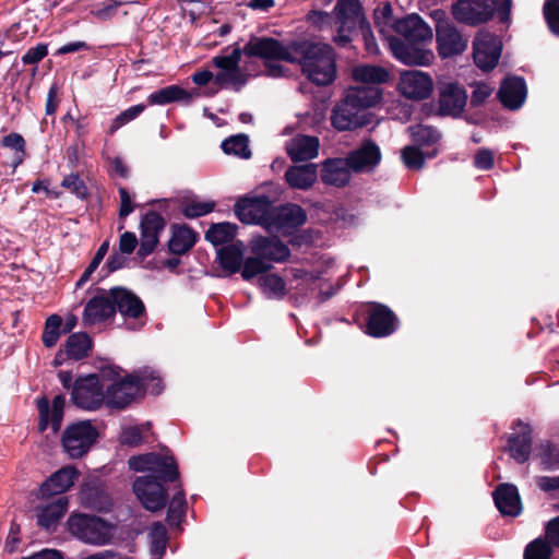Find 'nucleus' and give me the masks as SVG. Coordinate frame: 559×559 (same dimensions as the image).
Segmentation results:
<instances>
[{"label":"nucleus","instance_id":"obj_32","mask_svg":"<svg viewBox=\"0 0 559 559\" xmlns=\"http://www.w3.org/2000/svg\"><path fill=\"white\" fill-rule=\"evenodd\" d=\"M345 98L348 99L358 110L365 114V109L376 106L382 98V91L379 86L359 85L346 90Z\"/></svg>","mask_w":559,"mask_h":559},{"label":"nucleus","instance_id":"obj_50","mask_svg":"<svg viewBox=\"0 0 559 559\" xmlns=\"http://www.w3.org/2000/svg\"><path fill=\"white\" fill-rule=\"evenodd\" d=\"M62 325V318L58 314H51L45 322V329L41 335L43 344L50 348L55 346L60 337V329Z\"/></svg>","mask_w":559,"mask_h":559},{"label":"nucleus","instance_id":"obj_23","mask_svg":"<svg viewBox=\"0 0 559 559\" xmlns=\"http://www.w3.org/2000/svg\"><path fill=\"white\" fill-rule=\"evenodd\" d=\"M253 255L262 258L265 262H283L289 257L288 247L277 237H254L250 242Z\"/></svg>","mask_w":559,"mask_h":559},{"label":"nucleus","instance_id":"obj_16","mask_svg":"<svg viewBox=\"0 0 559 559\" xmlns=\"http://www.w3.org/2000/svg\"><path fill=\"white\" fill-rule=\"evenodd\" d=\"M399 320L384 305H374L368 313L366 333L373 337H385L397 329Z\"/></svg>","mask_w":559,"mask_h":559},{"label":"nucleus","instance_id":"obj_9","mask_svg":"<svg viewBox=\"0 0 559 559\" xmlns=\"http://www.w3.org/2000/svg\"><path fill=\"white\" fill-rule=\"evenodd\" d=\"M234 212L243 224L272 227L274 206L265 195L240 199L236 202Z\"/></svg>","mask_w":559,"mask_h":559},{"label":"nucleus","instance_id":"obj_2","mask_svg":"<svg viewBox=\"0 0 559 559\" xmlns=\"http://www.w3.org/2000/svg\"><path fill=\"white\" fill-rule=\"evenodd\" d=\"M128 464L134 472L147 473L133 483V491L142 506L152 512L162 510L167 502L164 484L179 479L174 456L151 452L131 456Z\"/></svg>","mask_w":559,"mask_h":559},{"label":"nucleus","instance_id":"obj_5","mask_svg":"<svg viewBox=\"0 0 559 559\" xmlns=\"http://www.w3.org/2000/svg\"><path fill=\"white\" fill-rule=\"evenodd\" d=\"M69 532L81 542L94 545L105 546L114 537L115 525L96 515L76 513L68 519Z\"/></svg>","mask_w":559,"mask_h":559},{"label":"nucleus","instance_id":"obj_25","mask_svg":"<svg viewBox=\"0 0 559 559\" xmlns=\"http://www.w3.org/2000/svg\"><path fill=\"white\" fill-rule=\"evenodd\" d=\"M352 167L347 158H328L321 164L320 177L324 185L345 187L352 177Z\"/></svg>","mask_w":559,"mask_h":559},{"label":"nucleus","instance_id":"obj_10","mask_svg":"<svg viewBox=\"0 0 559 559\" xmlns=\"http://www.w3.org/2000/svg\"><path fill=\"white\" fill-rule=\"evenodd\" d=\"M336 23L338 24L337 34L333 41L338 47H346L352 41L350 34L361 22V4L359 0H337L334 8Z\"/></svg>","mask_w":559,"mask_h":559},{"label":"nucleus","instance_id":"obj_15","mask_svg":"<svg viewBox=\"0 0 559 559\" xmlns=\"http://www.w3.org/2000/svg\"><path fill=\"white\" fill-rule=\"evenodd\" d=\"M467 102L466 91L457 83H444L439 90L438 115L460 117Z\"/></svg>","mask_w":559,"mask_h":559},{"label":"nucleus","instance_id":"obj_24","mask_svg":"<svg viewBox=\"0 0 559 559\" xmlns=\"http://www.w3.org/2000/svg\"><path fill=\"white\" fill-rule=\"evenodd\" d=\"M527 96L526 83L523 78L508 76L499 87L498 97L503 107L516 110L523 106Z\"/></svg>","mask_w":559,"mask_h":559},{"label":"nucleus","instance_id":"obj_43","mask_svg":"<svg viewBox=\"0 0 559 559\" xmlns=\"http://www.w3.org/2000/svg\"><path fill=\"white\" fill-rule=\"evenodd\" d=\"M263 294L270 299H282L285 296V282L276 274H265L259 278Z\"/></svg>","mask_w":559,"mask_h":559},{"label":"nucleus","instance_id":"obj_52","mask_svg":"<svg viewBox=\"0 0 559 559\" xmlns=\"http://www.w3.org/2000/svg\"><path fill=\"white\" fill-rule=\"evenodd\" d=\"M271 267V264L265 262L262 258L254 255L243 260L241 265V276L246 281H250L259 274L265 273Z\"/></svg>","mask_w":559,"mask_h":559},{"label":"nucleus","instance_id":"obj_11","mask_svg":"<svg viewBox=\"0 0 559 559\" xmlns=\"http://www.w3.org/2000/svg\"><path fill=\"white\" fill-rule=\"evenodd\" d=\"M437 51L441 59L462 55L468 45V37L462 34L448 19H439L436 23Z\"/></svg>","mask_w":559,"mask_h":559},{"label":"nucleus","instance_id":"obj_46","mask_svg":"<svg viewBox=\"0 0 559 559\" xmlns=\"http://www.w3.org/2000/svg\"><path fill=\"white\" fill-rule=\"evenodd\" d=\"M150 429V423H145L140 426L126 427L119 437L120 443L128 447H139L145 441V435Z\"/></svg>","mask_w":559,"mask_h":559},{"label":"nucleus","instance_id":"obj_19","mask_svg":"<svg viewBox=\"0 0 559 559\" xmlns=\"http://www.w3.org/2000/svg\"><path fill=\"white\" fill-rule=\"evenodd\" d=\"M392 31L401 36L402 40L427 41L432 38L431 28L418 14H409L395 20Z\"/></svg>","mask_w":559,"mask_h":559},{"label":"nucleus","instance_id":"obj_54","mask_svg":"<svg viewBox=\"0 0 559 559\" xmlns=\"http://www.w3.org/2000/svg\"><path fill=\"white\" fill-rule=\"evenodd\" d=\"M543 13L550 31L559 36V0H546Z\"/></svg>","mask_w":559,"mask_h":559},{"label":"nucleus","instance_id":"obj_48","mask_svg":"<svg viewBox=\"0 0 559 559\" xmlns=\"http://www.w3.org/2000/svg\"><path fill=\"white\" fill-rule=\"evenodd\" d=\"M151 554L159 559L164 556L167 546V530L164 524L156 522L153 524L151 533Z\"/></svg>","mask_w":559,"mask_h":559},{"label":"nucleus","instance_id":"obj_64","mask_svg":"<svg viewBox=\"0 0 559 559\" xmlns=\"http://www.w3.org/2000/svg\"><path fill=\"white\" fill-rule=\"evenodd\" d=\"M545 537L554 547L559 548V515L547 522Z\"/></svg>","mask_w":559,"mask_h":559},{"label":"nucleus","instance_id":"obj_14","mask_svg":"<svg viewBox=\"0 0 559 559\" xmlns=\"http://www.w3.org/2000/svg\"><path fill=\"white\" fill-rule=\"evenodd\" d=\"M384 40L393 56L405 64L423 66L429 61V51L423 47L425 41L402 40L394 35Z\"/></svg>","mask_w":559,"mask_h":559},{"label":"nucleus","instance_id":"obj_31","mask_svg":"<svg viewBox=\"0 0 559 559\" xmlns=\"http://www.w3.org/2000/svg\"><path fill=\"white\" fill-rule=\"evenodd\" d=\"M284 178L292 189L306 191L317 181L318 165L314 163H307L299 166H289L285 171Z\"/></svg>","mask_w":559,"mask_h":559},{"label":"nucleus","instance_id":"obj_39","mask_svg":"<svg viewBox=\"0 0 559 559\" xmlns=\"http://www.w3.org/2000/svg\"><path fill=\"white\" fill-rule=\"evenodd\" d=\"M92 338L84 332L71 334L64 345V354L69 359L81 360L88 356Z\"/></svg>","mask_w":559,"mask_h":559},{"label":"nucleus","instance_id":"obj_33","mask_svg":"<svg viewBox=\"0 0 559 559\" xmlns=\"http://www.w3.org/2000/svg\"><path fill=\"white\" fill-rule=\"evenodd\" d=\"M69 508V499L67 497H58L50 503L39 507L37 510V524L46 531H51L62 519Z\"/></svg>","mask_w":559,"mask_h":559},{"label":"nucleus","instance_id":"obj_8","mask_svg":"<svg viewBox=\"0 0 559 559\" xmlns=\"http://www.w3.org/2000/svg\"><path fill=\"white\" fill-rule=\"evenodd\" d=\"M502 47V40L498 35L486 29L478 31L473 39L475 66L485 72L493 70L500 60Z\"/></svg>","mask_w":559,"mask_h":559},{"label":"nucleus","instance_id":"obj_29","mask_svg":"<svg viewBox=\"0 0 559 559\" xmlns=\"http://www.w3.org/2000/svg\"><path fill=\"white\" fill-rule=\"evenodd\" d=\"M495 506L503 515L518 516L521 511V500L518 488L511 484H500L492 492Z\"/></svg>","mask_w":559,"mask_h":559},{"label":"nucleus","instance_id":"obj_38","mask_svg":"<svg viewBox=\"0 0 559 559\" xmlns=\"http://www.w3.org/2000/svg\"><path fill=\"white\" fill-rule=\"evenodd\" d=\"M197 239L198 234L190 227L186 225L175 226L173 236L168 242V248L170 252L175 254H183L194 246Z\"/></svg>","mask_w":559,"mask_h":559},{"label":"nucleus","instance_id":"obj_41","mask_svg":"<svg viewBox=\"0 0 559 559\" xmlns=\"http://www.w3.org/2000/svg\"><path fill=\"white\" fill-rule=\"evenodd\" d=\"M221 147L227 155H235L245 159L251 156L249 139L245 134L229 136L222 142Z\"/></svg>","mask_w":559,"mask_h":559},{"label":"nucleus","instance_id":"obj_63","mask_svg":"<svg viewBox=\"0 0 559 559\" xmlns=\"http://www.w3.org/2000/svg\"><path fill=\"white\" fill-rule=\"evenodd\" d=\"M307 23L320 29L331 24L332 15L324 11L311 10L306 16Z\"/></svg>","mask_w":559,"mask_h":559},{"label":"nucleus","instance_id":"obj_51","mask_svg":"<svg viewBox=\"0 0 559 559\" xmlns=\"http://www.w3.org/2000/svg\"><path fill=\"white\" fill-rule=\"evenodd\" d=\"M552 545L545 538L537 537L524 550V559H550Z\"/></svg>","mask_w":559,"mask_h":559},{"label":"nucleus","instance_id":"obj_42","mask_svg":"<svg viewBox=\"0 0 559 559\" xmlns=\"http://www.w3.org/2000/svg\"><path fill=\"white\" fill-rule=\"evenodd\" d=\"M374 25L382 36L383 39H386L392 34L390 33L392 29V25L395 22L393 20V10L390 2H384L380 7L374 10Z\"/></svg>","mask_w":559,"mask_h":559},{"label":"nucleus","instance_id":"obj_26","mask_svg":"<svg viewBox=\"0 0 559 559\" xmlns=\"http://www.w3.org/2000/svg\"><path fill=\"white\" fill-rule=\"evenodd\" d=\"M513 430L514 432L508 440V449L511 457L518 463H524L528 460L532 451V429L530 425L518 420Z\"/></svg>","mask_w":559,"mask_h":559},{"label":"nucleus","instance_id":"obj_61","mask_svg":"<svg viewBox=\"0 0 559 559\" xmlns=\"http://www.w3.org/2000/svg\"><path fill=\"white\" fill-rule=\"evenodd\" d=\"M48 53L46 44H37L35 47L29 48L22 57L24 64H37Z\"/></svg>","mask_w":559,"mask_h":559},{"label":"nucleus","instance_id":"obj_17","mask_svg":"<svg viewBox=\"0 0 559 559\" xmlns=\"http://www.w3.org/2000/svg\"><path fill=\"white\" fill-rule=\"evenodd\" d=\"M165 227L163 216L154 211L147 212L141 219V240L139 254L146 257L151 254L159 240V235Z\"/></svg>","mask_w":559,"mask_h":559},{"label":"nucleus","instance_id":"obj_53","mask_svg":"<svg viewBox=\"0 0 559 559\" xmlns=\"http://www.w3.org/2000/svg\"><path fill=\"white\" fill-rule=\"evenodd\" d=\"M145 109V105L138 104L134 106L129 107L128 109L120 112L112 121L109 133H115L118 129L127 124L128 122L134 120L136 117H139Z\"/></svg>","mask_w":559,"mask_h":559},{"label":"nucleus","instance_id":"obj_55","mask_svg":"<svg viewBox=\"0 0 559 559\" xmlns=\"http://www.w3.org/2000/svg\"><path fill=\"white\" fill-rule=\"evenodd\" d=\"M61 186L75 194L79 199H85L87 197V187L80 178L79 174L66 176L61 181Z\"/></svg>","mask_w":559,"mask_h":559},{"label":"nucleus","instance_id":"obj_35","mask_svg":"<svg viewBox=\"0 0 559 559\" xmlns=\"http://www.w3.org/2000/svg\"><path fill=\"white\" fill-rule=\"evenodd\" d=\"M245 247L242 242L230 243L217 251L218 263L228 275L240 271L243 262Z\"/></svg>","mask_w":559,"mask_h":559},{"label":"nucleus","instance_id":"obj_13","mask_svg":"<svg viewBox=\"0 0 559 559\" xmlns=\"http://www.w3.org/2000/svg\"><path fill=\"white\" fill-rule=\"evenodd\" d=\"M397 90L408 99L423 100L431 95L433 91V81L426 72L419 70H407L401 72Z\"/></svg>","mask_w":559,"mask_h":559},{"label":"nucleus","instance_id":"obj_59","mask_svg":"<svg viewBox=\"0 0 559 559\" xmlns=\"http://www.w3.org/2000/svg\"><path fill=\"white\" fill-rule=\"evenodd\" d=\"M404 164L411 169H419L424 165L423 153L415 146H406L402 151Z\"/></svg>","mask_w":559,"mask_h":559},{"label":"nucleus","instance_id":"obj_36","mask_svg":"<svg viewBox=\"0 0 559 559\" xmlns=\"http://www.w3.org/2000/svg\"><path fill=\"white\" fill-rule=\"evenodd\" d=\"M192 95L179 85H169L151 93L147 97L150 105L164 106L175 102L186 105L192 100Z\"/></svg>","mask_w":559,"mask_h":559},{"label":"nucleus","instance_id":"obj_57","mask_svg":"<svg viewBox=\"0 0 559 559\" xmlns=\"http://www.w3.org/2000/svg\"><path fill=\"white\" fill-rule=\"evenodd\" d=\"M540 463L545 469L559 468L558 449L550 443L543 445V451L540 453Z\"/></svg>","mask_w":559,"mask_h":559},{"label":"nucleus","instance_id":"obj_1","mask_svg":"<svg viewBox=\"0 0 559 559\" xmlns=\"http://www.w3.org/2000/svg\"><path fill=\"white\" fill-rule=\"evenodd\" d=\"M243 51L265 63V74L270 78L287 76L289 70L276 63L286 61L298 63L302 73L316 85L325 86L336 78V58L332 46L309 40H293L288 44L272 37H253Z\"/></svg>","mask_w":559,"mask_h":559},{"label":"nucleus","instance_id":"obj_12","mask_svg":"<svg viewBox=\"0 0 559 559\" xmlns=\"http://www.w3.org/2000/svg\"><path fill=\"white\" fill-rule=\"evenodd\" d=\"M71 399L78 407L95 411L106 400V393L99 378L96 374H88L74 382Z\"/></svg>","mask_w":559,"mask_h":559},{"label":"nucleus","instance_id":"obj_22","mask_svg":"<svg viewBox=\"0 0 559 559\" xmlns=\"http://www.w3.org/2000/svg\"><path fill=\"white\" fill-rule=\"evenodd\" d=\"M112 305L124 319H140L144 316L145 306L143 301L130 289L124 287H112L109 289Z\"/></svg>","mask_w":559,"mask_h":559},{"label":"nucleus","instance_id":"obj_45","mask_svg":"<svg viewBox=\"0 0 559 559\" xmlns=\"http://www.w3.org/2000/svg\"><path fill=\"white\" fill-rule=\"evenodd\" d=\"M413 141L419 146H430L440 139L439 131L430 126L417 124L408 128Z\"/></svg>","mask_w":559,"mask_h":559},{"label":"nucleus","instance_id":"obj_49","mask_svg":"<svg viewBox=\"0 0 559 559\" xmlns=\"http://www.w3.org/2000/svg\"><path fill=\"white\" fill-rule=\"evenodd\" d=\"M2 145L4 147L11 148L15 152L14 158L12 160L13 169H16L25 158V140L19 133H10L2 139Z\"/></svg>","mask_w":559,"mask_h":559},{"label":"nucleus","instance_id":"obj_18","mask_svg":"<svg viewBox=\"0 0 559 559\" xmlns=\"http://www.w3.org/2000/svg\"><path fill=\"white\" fill-rule=\"evenodd\" d=\"M331 122L336 130L348 131L364 127L367 120L365 114L344 97L334 106Z\"/></svg>","mask_w":559,"mask_h":559},{"label":"nucleus","instance_id":"obj_44","mask_svg":"<svg viewBox=\"0 0 559 559\" xmlns=\"http://www.w3.org/2000/svg\"><path fill=\"white\" fill-rule=\"evenodd\" d=\"M187 501L182 489H179L169 502L167 510V523L178 526L186 515Z\"/></svg>","mask_w":559,"mask_h":559},{"label":"nucleus","instance_id":"obj_30","mask_svg":"<svg viewBox=\"0 0 559 559\" xmlns=\"http://www.w3.org/2000/svg\"><path fill=\"white\" fill-rule=\"evenodd\" d=\"M78 475L79 473L73 466L60 468L43 483L39 488L40 496L49 497L66 492L73 486Z\"/></svg>","mask_w":559,"mask_h":559},{"label":"nucleus","instance_id":"obj_6","mask_svg":"<svg viewBox=\"0 0 559 559\" xmlns=\"http://www.w3.org/2000/svg\"><path fill=\"white\" fill-rule=\"evenodd\" d=\"M98 438L97 429L88 420L69 425L61 438L64 452L71 459H80L87 454Z\"/></svg>","mask_w":559,"mask_h":559},{"label":"nucleus","instance_id":"obj_20","mask_svg":"<svg viewBox=\"0 0 559 559\" xmlns=\"http://www.w3.org/2000/svg\"><path fill=\"white\" fill-rule=\"evenodd\" d=\"M116 307L111 302L108 292L92 297L85 305L82 314L84 326H92L103 323L114 317Z\"/></svg>","mask_w":559,"mask_h":559},{"label":"nucleus","instance_id":"obj_62","mask_svg":"<svg viewBox=\"0 0 559 559\" xmlns=\"http://www.w3.org/2000/svg\"><path fill=\"white\" fill-rule=\"evenodd\" d=\"M492 91L493 88L487 83L480 82L475 84L471 96V105L474 107L483 105L491 95Z\"/></svg>","mask_w":559,"mask_h":559},{"label":"nucleus","instance_id":"obj_58","mask_svg":"<svg viewBox=\"0 0 559 559\" xmlns=\"http://www.w3.org/2000/svg\"><path fill=\"white\" fill-rule=\"evenodd\" d=\"M358 27L360 28L365 48L370 55H377L379 52V48L376 41V38L372 34L370 24L367 22L364 13L361 12V22L358 23Z\"/></svg>","mask_w":559,"mask_h":559},{"label":"nucleus","instance_id":"obj_60","mask_svg":"<svg viewBox=\"0 0 559 559\" xmlns=\"http://www.w3.org/2000/svg\"><path fill=\"white\" fill-rule=\"evenodd\" d=\"M119 4V2L108 0L106 2L95 5L91 10V14L100 21L109 20L116 14Z\"/></svg>","mask_w":559,"mask_h":559},{"label":"nucleus","instance_id":"obj_56","mask_svg":"<svg viewBox=\"0 0 559 559\" xmlns=\"http://www.w3.org/2000/svg\"><path fill=\"white\" fill-rule=\"evenodd\" d=\"M215 207V203L212 201L202 202V201H193L191 203H188L183 207V215L188 218H197L204 216L209 213H211Z\"/></svg>","mask_w":559,"mask_h":559},{"label":"nucleus","instance_id":"obj_3","mask_svg":"<svg viewBox=\"0 0 559 559\" xmlns=\"http://www.w3.org/2000/svg\"><path fill=\"white\" fill-rule=\"evenodd\" d=\"M143 391L158 395L163 391L162 379L148 367L141 368L106 390V403L111 408H124Z\"/></svg>","mask_w":559,"mask_h":559},{"label":"nucleus","instance_id":"obj_27","mask_svg":"<svg viewBox=\"0 0 559 559\" xmlns=\"http://www.w3.org/2000/svg\"><path fill=\"white\" fill-rule=\"evenodd\" d=\"M320 141L317 136L297 134L285 144V151L294 163L308 162L319 154Z\"/></svg>","mask_w":559,"mask_h":559},{"label":"nucleus","instance_id":"obj_21","mask_svg":"<svg viewBox=\"0 0 559 559\" xmlns=\"http://www.w3.org/2000/svg\"><path fill=\"white\" fill-rule=\"evenodd\" d=\"M354 173H369L381 160L380 147L371 140L364 141L346 156Z\"/></svg>","mask_w":559,"mask_h":559},{"label":"nucleus","instance_id":"obj_28","mask_svg":"<svg viewBox=\"0 0 559 559\" xmlns=\"http://www.w3.org/2000/svg\"><path fill=\"white\" fill-rule=\"evenodd\" d=\"M66 400L62 395L53 397L51 405L46 397L39 399L37 407L39 412L38 427L40 431H45L49 426L57 432L60 429L63 418V408Z\"/></svg>","mask_w":559,"mask_h":559},{"label":"nucleus","instance_id":"obj_40","mask_svg":"<svg viewBox=\"0 0 559 559\" xmlns=\"http://www.w3.org/2000/svg\"><path fill=\"white\" fill-rule=\"evenodd\" d=\"M238 226L229 222L213 224L205 233V239L215 246L229 243L236 237Z\"/></svg>","mask_w":559,"mask_h":559},{"label":"nucleus","instance_id":"obj_37","mask_svg":"<svg viewBox=\"0 0 559 559\" xmlns=\"http://www.w3.org/2000/svg\"><path fill=\"white\" fill-rule=\"evenodd\" d=\"M353 79L362 85H373L385 83L389 80L388 71L380 66L360 64L353 69Z\"/></svg>","mask_w":559,"mask_h":559},{"label":"nucleus","instance_id":"obj_34","mask_svg":"<svg viewBox=\"0 0 559 559\" xmlns=\"http://www.w3.org/2000/svg\"><path fill=\"white\" fill-rule=\"evenodd\" d=\"M306 221V211L298 204L288 203L280 207H274L272 227L297 228L304 225Z\"/></svg>","mask_w":559,"mask_h":559},{"label":"nucleus","instance_id":"obj_47","mask_svg":"<svg viewBox=\"0 0 559 559\" xmlns=\"http://www.w3.org/2000/svg\"><path fill=\"white\" fill-rule=\"evenodd\" d=\"M300 278L301 283L298 285L297 289L304 290V288H309V293H305L306 296H313L314 293L318 292L320 302L328 300L335 294L333 289L324 292L319 283V276L312 273H305Z\"/></svg>","mask_w":559,"mask_h":559},{"label":"nucleus","instance_id":"obj_4","mask_svg":"<svg viewBox=\"0 0 559 559\" xmlns=\"http://www.w3.org/2000/svg\"><path fill=\"white\" fill-rule=\"evenodd\" d=\"M511 5L512 0H456L452 5V14L460 23L477 26L497 13L499 22L509 25Z\"/></svg>","mask_w":559,"mask_h":559},{"label":"nucleus","instance_id":"obj_7","mask_svg":"<svg viewBox=\"0 0 559 559\" xmlns=\"http://www.w3.org/2000/svg\"><path fill=\"white\" fill-rule=\"evenodd\" d=\"M241 49L234 48L229 55L216 56L212 59L214 67L218 72L214 76V82L222 88H231L240 91L247 83V76L240 70Z\"/></svg>","mask_w":559,"mask_h":559}]
</instances>
